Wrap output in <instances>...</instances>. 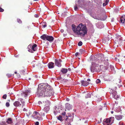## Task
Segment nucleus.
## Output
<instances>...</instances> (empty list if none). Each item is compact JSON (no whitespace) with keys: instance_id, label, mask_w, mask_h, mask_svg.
I'll return each instance as SVG.
<instances>
[{"instance_id":"1","label":"nucleus","mask_w":125,"mask_h":125,"mask_svg":"<svg viewBox=\"0 0 125 125\" xmlns=\"http://www.w3.org/2000/svg\"><path fill=\"white\" fill-rule=\"evenodd\" d=\"M52 88L47 83H43L39 85L38 93L40 96H50L53 94Z\"/></svg>"},{"instance_id":"2","label":"nucleus","mask_w":125,"mask_h":125,"mask_svg":"<svg viewBox=\"0 0 125 125\" xmlns=\"http://www.w3.org/2000/svg\"><path fill=\"white\" fill-rule=\"evenodd\" d=\"M72 27L74 33L81 37H84L87 33V28L82 23L79 24L76 27L74 24H72Z\"/></svg>"},{"instance_id":"3","label":"nucleus","mask_w":125,"mask_h":125,"mask_svg":"<svg viewBox=\"0 0 125 125\" xmlns=\"http://www.w3.org/2000/svg\"><path fill=\"white\" fill-rule=\"evenodd\" d=\"M92 66L91 68V70L92 72L100 71L101 70V66H103L102 65L99 66V65L94 63H92Z\"/></svg>"},{"instance_id":"4","label":"nucleus","mask_w":125,"mask_h":125,"mask_svg":"<svg viewBox=\"0 0 125 125\" xmlns=\"http://www.w3.org/2000/svg\"><path fill=\"white\" fill-rule=\"evenodd\" d=\"M114 119L113 117L105 119L104 120L103 124L105 125H110L113 122Z\"/></svg>"},{"instance_id":"5","label":"nucleus","mask_w":125,"mask_h":125,"mask_svg":"<svg viewBox=\"0 0 125 125\" xmlns=\"http://www.w3.org/2000/svg\"><path fill=\"white\" fill-rule=\"evenodd\" d=\"M38 104L42 106L45 107L47 106H50V102L47 100H45L42 101H39L38 102Z\"/></svg>"},{"instance_id":"6","label":"nucleus","mask_w":125,"mask_h":125,"mask_svg":"<svg viewBox=\"0 0 125 125\" xmlns=\"http://www.w3.org/2000/svg\"><path fill=\"white\" fill-rule=\"evenodd\" d=\"M94 11V10L92 8H89L87 11L88 13L94 19H95L96 14Z\"/></svg>"},{"instance_id":"7","label":"nucleus","mask_w":125,"mask_h":125,"mask_svg":"<svg viewBox=\"0 0 125 125\" xmlns=\"http://www.w3.org/2000/svg\"><path fill=\"white\" fill-rule=\"evenodd\" d=\"M110 94H112L113 97L116 100H118L119 98V96L117 95L116 91L111 89L110 91Z\"/></svg>"},{"instance_id":"8","label":"nucleus","mask_w":125,"mask_h":125,"mask_svg":"<svg viewBox=\"0 0 125 125\" xmlns=\"http://www.w3.org/2000/svg\"><path fill=\"white\" fill-rule=\"evenodd\" d=\"M66 118L65 119V121H67L70 123L73 121V116L70 113L68 114V115H66Z\"/></svg>"},{"instance_id":"9","label":"nucleus","mask_w":125,"mask_h":125,"mask_svg":"<svg viewBox=\"0 0 125 125\" xmlns=\"http://www.w3.org/2000/svg\"><path fill=\"white\" fill-rule=\"evenodd\" d=\"M38 115H39V113L37 112H34L33 114V116L34 117V118L37 119L38 120H42V118L39 117L38 116Z\"/></svg>"},{"instance_id":"10","label":"nucleus","mask_w":125,"mask_h":125,"mask_svg":"<svg viewBox=\"0 0 125 125\" xmlns=\"http://www.w3.org/2000/svg\"><path fill=\"white\" fill-rule=\"evenodd\" d=\"M62 61L61 59L57 60L55 59V65L58 67H60L61 66V64Z\"/></svg>"},{"instance_id":"11","label":"nucleus","mask_w":125,"mask_h":125,"mask_svg":"<svg viewBox=\"0 0 125 125\" xmlns=\"http://www.w3.org/2000/svg\"><path fill=\"white\" fill-rule=\"evenodd\" d=\"M46 40L50 42H52L54 40V38L52 36L47 35Z\"/></svg>"},{"instance_id":"12","label":"nucleus","mask_w":125,"mask_h":125,"mask_svg":"<svg viewBox=\"0 0 125 125\" xmlns=\"http://www.w3.org/2000/svg\"><path fill=\"white\" fill-rule=\"evenodd\" d=\"M28 51L29 52L31 53H33L34 51H33V48L31 45L30 44L28 46Z\"/></svg>"},{"instance_id":"13","label":"nucleus","mask_w":125,"mask_h":125,"mask_svg":"<svg viewBox=\"0 0 125 125\" xmlns=\"http://www.w3.org/2000/svg\"><path fill=\"white\" fill-rule=\"evenodd\" d=\"M43 64L42 62H41L40 63L39 62L38 63H36V64L37 67L39 69H41L42 67Z\"/></svg>"},{"instance_id":"14","label":"nucleus","mask_w":125,"mask_h":125,"mask_svg":"<svg viewBox=\"0 0 125 125\" xmlns=\"http://www.w3.org/2000/svg\"><path fill=\"white\" fill-rule=\"evenodd\" d=\"M123 57L122 56L119 55L115 58V60L116 61L119 62L120 61H122V59Z\"/></svg>"},{"instance_id":"15","label":"nucleus","mask_w":125,"mask_h":125,"mask_svg":"<svg viewBox=\"0 0 125 125\" xmlns=\"http://www.w3.org/2000/svg\"><path fill=\"white\" fill-rule=\"evenodd\" d=\"M81 83L82 85L84 86H87L89 84V83L87 81H82Z\"/></svg>"},{"instance_id":"16","label":"nucleus","mask_w":125,"mask_h":125,"mask_svg":"<svg viewBox=\"0 0 125 125\" xmlns=\"http://www.w3.org/2000/svg\"><path fill=\"white\" fill-rule=\"evenodd\" d=\"M48 66L49 68H52L54 67V63L52 62H50L48 63Z\"/></svg>"},{"instance_id":"17","label":"nucleus","mask_w":125,"mask_h":125,"mask_svg":"<svg viewBox=\"0 0 125 125\" xmlns=\"http://www.w3.org/2000/svg\"><path fill=\"white\" fill-rule=\"evenodd\" d=\"M30 92V90H27L25 92H24L22 94V95L24 96L25 97H26L29 94Z\"/></svg>"},{"instance_id":"18","label":"nucleus","mask_w":125,"mask_h":125,"mask_svg":"<svg viewBox=\"0 0 125 125\" xmlns=\"http://www.w3.org/2000/svg\"><path fill=\"white\" fill-rule=\"evenodd\" d=\"M46 112H45V111L44 110L42 109L41 110L39 113V115L41 116H44L45 115Z\"/></svg>"},{"instance_id":"19","label":"nucleus","mask_w":125,"mask_h":125,"mask_svg":"<svg viewBox=\"0 0 125 125\" xmlns=\"http://www.w3.org/2000/svg\"><path fill=\"white\" fill-rule=\"evenodd\" d=\"M65 107L66 109L68 110H70L71 109L72 106L70 104L67 103L66 104Z\"/></svg>"},{"instance_id":"20","label":"nucleus","mask_w":125,"mask_h":125,"mask_svg":"<svg viewBox=\"0 0 125 125\" xmlns=\"http://www.w3.org/2000/svg\"><path fill=\"white\" fill-rule=\"evenodd\" d=\"M15 107H18L20 106L21 105V104L20 103V102L18 101H17L13 103Z\"/></svg>"},{"instance_id":"21","label":"nucleus","mask_w":125,"mask_h":125,"mask_svg":"<svg viewBox=\"0 0 125 125\" xmlns=\"http://www.w3.org/2000/svg\"><path fill=\"white\" fill-rule=\"evenodd\" d=\"M6 123L8 124H11L13 123L12 120L11 118H8L6 121Z\"/></svg>"},{"instance_id":"22","label":"nucleus","mask_w":125,"mask_h":125,"mask_svg":"<svg viewBox=\"0 0 125 125\" xmlns=\"http://www.w3.org/2000/svg\"><path fill=\"white\" fill-rule=\"evenodd\" d=\"M43 110H44L46 113H47L49 110L50 106H45Z\"/></svg>"},{"instance_id":"23","label":"nucleus","mask_w":125,"mask_h":125,"mask_svg":"<svg viewBox=\"0 0 125 125\" xmlns=\"http://www.w3.org/2000/svg\"><path fill=\"white\" fill-rule=\"evenodd\" d=\"M123 117V116L121 115H116L115 118L118 120H120L122 119Z\"/></svg>"},{"instance_id":"24","label":"nucleus","mask_w":125,"mask_h":125,"mask_svg":"<svg viewBox=\"0 0 125 125\" xmlns=\"http://www.w3.org/2000/svg\"><path fill=\"white\" fill-rule=\"evenodd\" d=\"M67 71L68 69L65 68H62L61 71V72L63 74L66 73H67Z\"/></svg>"},{"instance_id":"25","label":"nucleus","mask_w":125,"mask_h":125,"mask_svg":"<svg viewBox=\"0 0 125 125\" xmlns=\"http://www.w3.org/2000/svg\"><path fill=\"white\" fill-rule=\"evenodd\" d=\"M125 17L122 16L121 17L120 19V22H121L122 24H125Z\"/></svg>"},{"instance_id":"26","label":"nucleus","mask_w":125,"mask_h":125,"mask_svg":"<svg viewBox=\"0 0 125 125\" xmlns=\"http://www.w3.org/2000/svg\"><path fill=\"white\" fill-rule=\"evenodd\" d=\"M47 35L46 34H44L41 36L40 38L42 39L43 40H46Z\"/></svg>"},{"instance_id":"27","label":"nucleus","mask_w":125,"mask_h":125,"mask_svg":"<svg viewBox=\"0 0 125 125\" xmlns=\"http://www.w3.org/2000/svg\"><path fill=\"white\" fill-rule=\"evenodd\" d=\"M103 62L104 64V66L107 67L108 64V61L107 60H104Z\"/></svg>"},{"instance_id":"28","label":"nucleus","mask_w":125,"mask_h":125,"mask_svg":"<svg viewBox=\"0 0 125 125\" xmlns=\"http://www.w3.org/2000/svg\"><path fill=\"white\" fill-rule=\"evenodd\" d=\"M96 57L97 58V59L99 60H101V59L103 56L102 55L99 54L96 56Z\"/></svg>"},{"instance_id":"29","label":"nucleus","mask_w":125,"mask_h":125,"mask_svg":"<svg viewBox=\"0 0 125 125\" xmlns=\"http://www.w3.org/2000/svg\"><path fill=\"white\" fill-rule=\"evenodd\" d=\"M57 119L61 122H62L63 120L62 116L61 115H59L57 117Z\"/></svg>"},{"instance_id":"30","label":"nucleus","mask_w":125,"mask_h":125,"mask_svg":"<svg viewBox=\"0 0 125 125\" xmlns=\"http://www.w3.org/2000/svg\"><path fill=\"white\" fill-rule=\"evenodd\" d=\"M32 46L33 48V51H36L37 50L36 48L37 46V45L36 44H34L33 45H32Z\"/></svg>"},{"instance_id":"31","label":"nucleus","mask_w":125,"mask_h":125,"mask_svg":"<svg viewBox=\"0 0 125 125\" xmlns=\"http://www.w3.org/2000/svg\"><path fill=\"white\" fill-rule=\"evenodd\" d=\"M91 96V95L90 93H88L87 94L85 95V97L86 98L90 97Z\"/></svg>"},{"instance_id":"32","label":"nucleus","mask_w":125,"mask_h":125,"mask_svg":"<svg viewBox=\"0 0 125 125\" xmlns=\"http://www.w3.org/2000/svg\"><path fill=\"white\" fill-rule=\"evenodd\" d=\"M105 0V3H104L103 4V6H105L109 2V0Z\"/></svg>"},{"instance_id":"33","label":"nucleus","mask_w":125,"mask_h":125,"mask_svg":"<svg viewBox=\"0 0 125 125\" xmlns=\"http://www.w3.org/2000/svg\"><path fill=\"white\" fill-rule=\"evenodd\" d=\"M122 41H121V40H119L118 43L119 44V45L120 46H121L123 44V43L122 44Z\"/></svg>"},{"instance_id":"34","label":"nucleus","mask_w":125,"mask_h":125,"mask_svg":"<svg viewBox=\"0 0 125 125\" xmlns=\"http://www.w3.org/2000/svg\"><path fill=\"white\" fill-rule=\"evenodd\" d=\"M8 101L9 102H7L6 104V105L7 107H9L10 105V104L9 103V102H10V100H8Z\"/></svg>"},{"instance_id":"35","label":"nucleus","mask_w":125,"mask_h":125,"mask_svg":"<svg viewBox=\"0 0 125 125\" xmlns=\"http://www.w3.org/2000/svg\"><path fill=\"white\" fill-rule=\"evenodd\" d=\"M79 52L81 54L83 53L84 52V50L82 49H80L79 50Z\"/></svg>"},{"instance_id":"36","label":"nucleus","mask_w":125,"mask_h":125,"mask_svg":"<svg viewBox=\"0 0 125 125\" xmlns=\"http://www.w3.org/2000/svg\"><path fill=\"white\" fill-rule=\"evenodd\" d=\"M96 83L98 84L101 82V81L99 79H98L96 80Z\"/></svg>"},{"instance_id":"37","label":"nucleus","mask_w":125,"mask_h":125,"mask_svg":"<svg viewBox=\"0 0 125 125\" xmlns=\"http://www.w3.org/2000/svg\"><path fill=\"white\" fill-rule=\"evenodd\" d=\"M82 42L81 41H80L78 42V45L79 46H81L82 45Z\"/></svg>"},{"instance_id":"38","label":"nucleus","mask_w":125,"mask_h":125,"mask_svg":"<svg viewBox=\"0 0 125 125\" xmlns=\"http://www.w3.org/2000/svg\"><path fill=\"white\" fill-rule=\"evenodd\" d=\"M17 21L19 23H22L21 20L20 19H17Z\"/></svg>"},{"instance_id":"39","label":"nucleus","mask_w":125,"mask_h":125,"mask_svg":"<svg viewBox=\"0 0 125 125\" xmlns=\"http://www.w3.org/2000/svg\"><path fill=\"white\" fill-rule=\"evenodd\" d=\"M7 96V95L6 94H5L3 95L2 96V98L4 99H6V98Z\"/></svg>"},{"instance_id":"40","label":"nucleus","mask_w":125,"mask_h":125,"mask_svg":"<svg viewBox=\"0 0 125 125\" xmlns=\"http://www.w3.org/2000/svg\"><path fill=\"white\" fill-rule=\"evenodd\" d=\"M42 24L43 27V28H45L47 26V25L45 23L43 22Z\"/></svg>"},{"instance_id":"41","label":"nucleus","mask_w":125,"mask_h":125,"mask_svg":"<svg viewBox=\"0 0 125 125\" xmlns=\"http://www.w3.org/2000/svg\"><path fill=\"white\" fill-rule=\"evenodd\" d=\"M118 82L119 83H121V80L120 79H118V81H117V83H116V84H117V85H118H118H119V84H118Z\"/></svg>"},{"instance_id":"42","label":"nucleus","mask_w":125,"mask_h":125,"mask_svg":"<svg viewBox=\"0 0 125 125\" xmlns=\"http://www.w3.org/2000/svg\"><path fill=\"white\" fill-rule=\"evenodd\" d=\"M39 62H33V66L34 67H35V66H36V63H38Z\"/></svg>"},{"instance_id":"43","label":"nucleus","mask_w":125,"mask_h":125,"mask_svg":"<svg viewBox=\"0 0 125 125\" xmlns=\"http://www.w3.org/2000/svg\"><path fill=\"white\" fill-rule=\"evenodd\" d=\"M1 124V125H6V124L5 122H2Z\"/></svg>"},{"instance_id":"44","label":"nucleus","mask_w":125,"mask_h":125,"mask_svg":"<svg viewBox=\"0 0 125 125\" xmlns=\"http://www.w3.org/2000/svg\"><path fill=\"white\" fill-rule=\"evenodd\" d=\"M118 125H123V122L121 121L119 122Z\"/></svg>"},{"instance_id":"45","label":"nucleus","mask_w":125,"mask_h":125,"mask_svg":"<svg viewBox=\"0 0 125 125\" xmlns=\"http://www.w3.org/2000/svg\"><path fill=\"white\" fill-rule=\"evenodd\" d=\"M4 11V10L1 8H0V12H3Z\"/></svg>"},{"instance_id":"46","label":"nucleus","mask_w":125,"mask_h":125,"mask_svg":"<svg viewBox=\"0 0 125 125\" xmlns=\"http://www.w3.org/2000/svg\"><path fill=\"white\" fill-rule=\"evenodd\" d=\"M78 7L77 6V5H76V6L74 7V10H75L76 11Z\"/></svg>"},{"instance_id":"47","label":"nucleus","mask_w":125,"mask_h":125,"mask_svg":"<svg viewBox=\"0 0 125 125\" xmlns=\"http://www.w3.org/2000/svg\"><path fill=\"white\" fill-rule=\"evenodd\" d=\"M110 67L111 68V69L112 70H113V69H114V67H113V66L112 65H110Z\"/></svg>"},{"instance_id":"48","label":"nucleus","mask_w":125,"mask_h":125,"mask_svg":"<svg viewBox=\"0 0 125 125\" xmlns=\"http://www.w3.org/2000/svg\"><path fill=\"white\" fill-rule=\"evenodd\" d=\"M79 54V53L78 52H77L76 53H75V55L76 56H77Z\"/></svg>"},{"instance_id":"49","label":"nucleus","mask_w":125,"mask_h":125,"mask_svg":"<svg viewBox=\"0 0 125 125\" xmlns=\"http://www.w3.org/2000/svg\"><path fill=\"white\" fill-rule=\"evenodd\" d=\"M62 114L63 115H65L66 114V112H64L62 113Z\"/></svg>"},{"instance_id":"50","label":"nucleus","mask_w":125,"mask_h":125,"mask_svg":"<svg viewBox=\"0 0 125 125\" xmlns=\"http://www.w3.org/2000/svg\"><path fill=\"white\" fill-rule=\"evenodd\" d=\"M35 125H39V123L38 122H36L35 124Z\"/></svg>"},{"instance_id":"51","label":"nucleus","mask_w":125,"mask_h":125,"mask_svg":"<svg viewBox=\"0 0 125 125\" xmlns=\"http://www.w3.org/2000/svg\"><path fill=\"white\" fill-rule=\"evenodd\" d=\"M34 16L36 18H38L39 17V16L38 14H36Z\"/></svg>"},{"instance_id":"52","label":"nucleus","mask_w":125,"mask_h":125,"mask_svg":"<svg viewBox=\"0 0 125 125\" xmlns=\"http://www.w3.org/2000/svg\"><path fill=\"white\" fill-rule=\"evenodd\" d=\"M117 43H115L114 44V45H115V46H117V47H118V46L117 44Z\"/></svg>"},{"instance_id":"53","label":"nucleus","mask_w":125,"mask_h":125,"mask_svg":"<svg viewBox=\"0 0 125 125\" xmlns=\"http://www.w3.org/2000/svg\"><path fill=\"white\" fill-rule=\"evenodd\" d=\"M68 69V70L69 71H71L72 69H71V68H69Z\"/></svg>"},{"instance_id":"54","label":"nucleus","mask_w":125,"mask_h":125,"mask_svg":"<svg viewBox=\"0 0 125 125\" xmlns=\"http://www.w3.org/2000/svg\"><path fill=\"white\" fill-rule=\"evenodd\" d=\"M100 122H99V121H98V123H100L101 122H102V121H101V119H100Z\"/></svg>"},{"instance_id":"55","label":"nucleus","mask_w":125,"mask_h":125,"mask_svg":"<svg viewBox=\"0 0 125 125\" xmlns=\"http://www.w3.org/2000/svg\"><path fill=\"white\" fill-rule=\"evenodd\" d=\"M90 81H91V80H90V79H87V81H88L90 82Z\"/></svg>"},{"instance_id":"56","label":"nucleus","mask_w":125,"mask_h":125,"mask_svg":"<svg viewBox=\"0 0 125 125\" xmlns=\"http://www.w3.org/2000/svg\"><path fill=\"white\" fill-rule=\"evenodd\" d=\"M26 110H27L25 108H24L23 109V111H26Z\"/></svg>"},{"instance_id":"57","label":"nucleus","mask_w":125,"mask_h":125,"mask_svg":"<svg viewBox=\"0 0 125 125\" xmlns=\"http://www.w3.org/2000/svg\"><path fill=\"white\" fill-rule=\"evenodd\" d=\"M66 100L67 101H69V99L68 98H67L66 99Z\"/></svg>"},{"instance_id":"58","label":"nucleus","mask_w":125,"mask_h":125,"mask_svg":"<svg viewBox=\"0 0 125 125\" xmlns=\"http://www.w3.org/2000/svg\"><path fill=\"white\" fill-rule=\"evenodd\" d=\"M63 30H61V31L62 32H63Z\"/></svg>"},{"instance_id":"59","label":"nucleus","mask_w":125,"mask_h":125,"mask_svg":"<svg viewBox=\"0 0 125 125\" xmlns=\"http://www.w3.org/2000/svg\"><path fill=\"white\" fill-rule=\"evenodd\" d=\"M87 121H86L84 123H87Z\"/></svg>"},{"instance_id":"60","label":"nucleus","mask_w":125,"mask_h":125,"mask_svg":"<svg viewBox=\"0 0 125 125\" xmlns=\"http://www.w3.org/2000/svg\"><path fill=\"white\" fill-rule=\"evenodd\" d=\"M111 113L112 114H113V111H111Z\"/></svg>"},{"instance_id":"61","label":"nucleus","mask_w":125,"mask_h":125,"mask_svg":"<svg viewBox=\"0 0 125 125\" xmlns=\"http://www.w3.org/2000/svg\"><path fill=\"white\" fill-rule=\"evenodd\" d=\"M116 87L115 88H114V89L115 90H116Z\"/></svg>"},{"instance_id":"62","label":"nucleus","mask_w":125,"mask_h":125,"mask_svg":"<svg viewBox=\"0 0 125 125\" xmlns=\"http://www.w3.org/2000/svg\"><path fill=\"white\" fill-rule=\"evenodd\" d=\"M28 79H29V80H31V78H29Z\"/></svg>"},{"instance_id":"63","label":"nucleus","mask_w":125,"mask_h":125,"mask_svg":"<svg viewBox=\"0 0 125 125\" xmlns=\"http://www.w3.org/2000/svg\"><path fill=\"white\" fill-rule=\"evenodd\" d=\"M104 106L105 107L106 106V105H105V104H104Z\"/></svg>"},{"instance_id":"64","label":"nucleus","mask_w":125,"mask_h":125,"mask_svg":"<svg viewBox=\"0 0 125 125\" xmlns=\"http://www.w3.org/2000/svg\"><path fill=\"white\" fill-rule=\"evenodd\" d=\"M17 73V72H15V74H16V73Z\"/></svg>"}]
</instances>
